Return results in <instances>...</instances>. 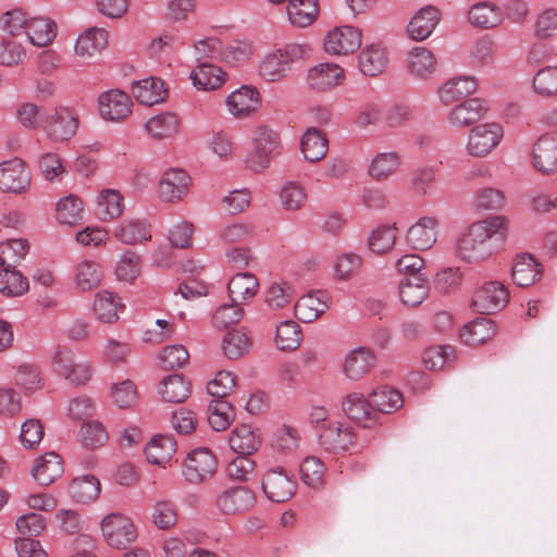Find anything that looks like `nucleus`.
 Wrapping results in <instances>:
<instances>
[{"instance_id":"obj_1","label":"nucleus","mask_w":557,"mask_h":557,"mask_svg":"<svg viewBox=\"0 0 557 557\" xmlns=\"http://www.w3.org/2000/svg\"><path fill=\"white\" fill-rule=\"evenodd\" d=\"M508 233L509 221L503 215L473 222L458 239V256L469 263H479L502 249Z\"/></svg>"},{"instance_id":"obj_2","label":"nucleus","mask_w":557,"mask_h":557,"mask_svg":"<svg viewBox=\"0 0 557 557\" xmlns=\"http://www.w3.org/2000/svg\"><path fill=\"white\" fill-rule=\"evenodd\" d=\"M278 134L267 125H260L255 131L252 137V149L248 152L245 163L246 166L255 173H260L267 169L271 159L280 148Z\"/></svg>"},{"instance_id":"obj_3","label":"nucleus","mask_w":557,"mask_h":557,"mask_svg":"<svg viewBox=\"0 0 557 557\" xmlns=\"http://www.w3.org/2000/svg\"><path fill=\"white\" fill-rule=\"evenodd\" d=\"M51 362L54 371L72 385H85L91 379V367L85 361H76L74 352L66 346L54 348Z\"/></svg>"},{"instance_id":"obj_4","label":"nucleus","mask_w":557,"mask_h":557,"mask_svg":"<svg viewBox=\"0 0 557 557\" xmlns=\"http://www.w3.org/2000/svg\"><path fill=\"white\" fill-rule=\"evenodd\" d=\"M101 531L109 546L124 549L137 537L133 521L122 513H110L101 520Z\"/></svg>"},{"instance_id":"obj_5","label":"nucleus","mask_w":557,"mask_h":557,"mask_svg":"<svg viewBox=\"0 0 557 557\" xmlns=\"http://www.w3.org/2000/svg\"><path fill=\"white\" fill-rule=\"evenodd\" d=\"M262 491L275 503H285L296 493L297 482L293 473L283 467L269 469L263 475Z\"/></svg>"},{"instance_id":"obj_6","label":"nucleus","mask_w":557,"mask_h":557,"mask_svg":"<svg viewBox=\"0 0 557 557\" xmlns=\"http://www.w3.org/2000/svg\"><path fill=\"white\" fill-rule=\"evenodd\" d=\"M509 300L507 288L499 282H488L476 289L472 297V308L484 315L494 314L505 308Z\"/></svg>"},{"instance_id":"obj_7","label":"nucleus","mask_w":557,"mask_h":557,"mask_svg":"<svg viewBox=\"0 0 557 557\" xmlns=\"http://www.w3.org/2000/svg\"><path fill=\"white\" fill-rule=\"evenodd\" d=\"M356 434L352 426L337 421L321 425L319 444L327 453L337 454L349 449L355 444Z\"/></svg>"},{"instance_id":"obj_8","label":"nucleus","mask_w":557,"mask_h":557,"mask_svg":"<svg viewBox=\"0 0 557 557\" xmlns=\"http://www.w3.org/2000/svg\"><path fill=\"white\" fill-rule=\"evenodd\" d=\"M78 127L77 115L69 107L48 109L47 122L44 131L48 137L55 141L69 140L75 135Z\"/></svg>"},{"instance_id":"obj_9","label":"nucleus","mask_w":557,"mask_h":557,"mask_svg":"<svg viewBox=\"0 0 557 557\" xmlns=\"http://www.w3.org/2000/svg\"><path fill=\"white\" fill-rule=\"evenodd\" d=\"M503 135V127L498 123L478 125L469 134L467 149L471 156L485 157L499 144Z\"/></svg>"},{"instance_id":"obj_10","label":"nucleus","mask_w":557,"mask_h":557,"mask_svg":"<svg viewBox=\"0 0 557 557\" xmlns=\"http://www.w3.org/2000/svg\"><path fill=\"white\" fill-rule=\"evenodd\" d=\"M30 184V173L23 160L14 158L0 164V189L18 194Z\"/></svg>"},{"instance_id":"obj_11","label":"nucleus","mask_w":557,"mask_h":557,"mask_svg":"<svg viewBox=\"0 0 557 557\" xmlns=\"http://www.w3.org/2000/svg\"><path fill=\"white\" fill-rule=\"evenodd\" d=\"M343 411L356 423L363 428H372L379 423V416L375 413L369 397L360 393L348 394L342 403Z\"/></svg>"},{"instance_id":"obj_12","label":"nucleus","mask_w":557,"mask_h":557,"mask_svg":"<svg viewBox=\"0 0 557 557\" xmlns=\"http://www.w3.org/2000/svg\"><path fill=\"white\" fill-rule=\"evenodd\" d=\"M190 184V176L182 169L166 170L159 182V198L165 202H176L184 198Z\"/></svg>"},{"instance_id":"obj_13","label":"nucleus","mask_w":557,"mask_h":557,"mask_svg":"<svg viewBox=\"0 0 557 557\" xmlns=\"http://www.w3.org/2000/svg\"><path fill=\"white\" fill-rule=\"evenodd\" d=\"M360 45L361 33L352 26L336 27L324 40L325 51L333 54L352 53Z\"/></svg>"},{"instance_id":"obj_14","label":"nucleus","mask_w":557,"mask_h":557,"mask_svg":"<svg viewBox=\"0 0 557 557\" xmlns=\"http://www.w3.org/2000/svg\"><path fill=\"white\" fill-rule=\"evenodd\" d=\"M132 94L138 104H160L168 100L169 88L161 78L150 76L134 82Z\"/></svg>"},{"instance_id":"obj_15","label":"nucleus","mask_w":557,"mask_h":557,"mask_svg":"<svg viewBox=\"0 0 557 557\" xmlns=\"http://www.w3.org/2000/svg\"><path fill=\"white\" fill-rule=\"evenodd\" d=\"M256 502L255 494L246 486H236L226 490L215 500L221 512L235 515L250 509Z\"/></svg>"},{"instance_id":"obj_16","label":"nucleus","mask_w":557,"mask_h":557,"mask_svg":"<svg viewBox=\"0 0 557 557\" xmlns=\"http://www.w3.org/2000/svg\"><path fill=\"white\" fill-rule=\"evenodd\" d=\"M533 165L543 173L548 174L557 170V135L546 134L534 144Z\"/></svg>"},{"instance_id":"obj_17","label":"nucleus","mask_w":557,"mask_h":557,"mask_svg":"<svg viewBox=\"0 0 557 557\" xmlns=\"http://www.w3.org/2000/svg\"><path fill=\"white\" fill-rule=\"evenodd\" d=\"M438 221L434 216H423L407 232V243L416 250L430 249L437 239Z\"/></svg>"},{"instance_id":"obj_18","label":"nucleus","mask_w":557,"mask_h":557,"mask_svg":"<svg viewBox=\"0 0 557 557\" xmlns=\"http://www.w3.org/2000/svg\"><path fill=\"white\" fill-rule=\"evenodd\" d=\"M441 20V12L433 5L419 10L410 20L407 32L411 39L421 41L426 39Z\"/></svg>"},{"instance_id":"obj_19","label":"nucleus","mask_w":557,"mask_h":557,"mask_svg":"<svg viewBox=\"0 0 557 557\" xmlns=\"http://www.w3.org/2000/svg\"><path fill=\"white\" fill-rule=\"evenodd\" d=\"M296 52L297 48L290 47L267 55L260 64V75L269 82H275L284 77Z\"/></svg>"},{"instance_id":"obj_20","label":"nucleus","mask_w":557,"mask_h":557,"mask_svg":"<svg viewBox=\"0 0 557 557\" xmlns=\"http://www.w3.org/2000/svg\"><path fill=\"white\" fill-rule=\"evenodd\" d=\"M62 473L63 462L61 457L54 451H49L39 456L32 468L33 478L42 486L50 485L59 479Z\"/></svg>"},{"instance_id":"obj_21","label":"nucleus","mask_w":557,"mask_h":557,"mask_svg":"<svg viewBox=\"0 0 557 557\" xmlns=\"http://www.w3.org/2000/svg\"><path fill=\"white\" fill-rule=\"evenodd\" d=\"M344 78V70L335 63H320L308 72L310 86L321 91L339 85Z\"/></svg>"},{"instance_id":"obj_22","label":"nucleus","mask_w":557,"mask_h":557,"mask_svg":"<svg viewBox=\"0 0 557 557\" xmlns=\"http://www.w3.org/2000/svg\"><path fill=\"white\" fill-rule=\"evenodd\" d=\"M476 88L478 84L473 77H457L446 82L440 88L438 96L444 104L451 102H460V104H467L468 101L465 99L472 95Z\"/></svg>"},{"instance_id":"obj_23","label":"nucleus","mask_w":557,"mask_h":557,"mask_svg":"<svg viewBox=\"0 0 557 557\" xmlns=\"http://www.w3.org/2000/svg\"><path fill=\"white\" fill-rule=\"evenodd\" d=\"M430 284L423 274L407 275L399 283L403 302L410 307L420 305L429 295Z\"/></svg>"},{"instance_id":"obj_24","label":"nucleus","mask_w":557,"mask_h":557,"mask_svg":"<svg viewBox=\"0 0 557 557\" xmlns=\"http://www.w3.org/2000/svg\"><path fill=\"white\" fill-rule=\"evenodd\" d=\"M259 290L258 278L249 272L237 273L227 284V294L231 300L239 305L252 299Z\"/></svg>"},{"instance_id":"obj_25","label":"nucleus","mask_w":557,"mask_h":557,"mask_svg":"<svg viewBox=\"0 0 557 557\" xmlns=\"http://www.w3.org/2000/svg\"><path fill=\"white\" fill-rule=\"evenodd\" d=\"M209 473V448L198 447L191 450L183 465V474L185 479L199 484L206 480Z\"/></svg>"},{"instance_id":"obj_26","label":"nucleus","mask_w":557,"mask_h":557,"mask_svg":"<svg viewBox=\"0 0 557 557\" xmlns=\"http://www.w3.org/2000/svg\"><path fill=\"white\" fill-rule=\"evenodd\" d=\"M322 292L309 293L298 299L294 306L295 317L305 323H310L323 314L329 306L323 299Z\"/></svg>"},{"instance_id":"obj_27","label":"nucleus","mask_w":557,"mask_h":557,"mask_svg":"<svg viewBox=\"0 0 557 557\" xmlns=\"http://www.w3.org/2000/svg\"><path fill=\"white\" fill-rule=\"evenodd\" d=\"M496 334L494 321L486 317L476 318L466 324L460 333L462 341L470 346L484 344Z\"/></svg>"},{"instance_id":"obj_28","label":"nucleus","mask_w":557,"mask_h":557,"mask_svg":"<svg viewBox=\"0 0 557 557\" xmlns=\"http://www.w3.org/2000/svg\"><path fill=\"white\" fill-rule=\"evenodd\" d=\"M468 20L474 27L493 28L502 23V10L493 2H479L470 8Z\"/></svg>"},{"instance_id":"obj_29","label":"nucleus","mask_w":557,"mask_h":557,"mask_svg":"<svg viewBox=\"0 0 557 557\" xmlns=\"http://www.w3.org/2000/svg\"><path fill=\"white\" fill-rule=\"evenodd\" d=\"M228 444L238 456L249 457L258 451L261 440L249 425L243 424L232 431Z\"/></svg>"},{"instance_id":"obj_30","label":"nucleus","mask_w":557,"mask_h":557,"mask_svg":"<svg viewBox=\"0 0 557 557\" xmlns=\"http://www.w3.org/2000/svg\"><path fill=\"white\" fill-rule=\"evenodd\" d=\"M108 45V32L100 27H89L78 36L75 52L83 58H91Z\"/></svg>"},{"instance_id":"obj_31","label":"nucleus","mask_w":557,"mask_h":557,"mask_svg":"<svg viewBox=\"0 0 557 557\" xmlns=\"http://www.w3.org/2000/svg\"><path fill=\"white\" fill-rule=\"evenodd\" d=\"M252 346V341L244 329L227 331L221 341L223 355L230 360H237L247 355Z\"/></svg>"},{"instance_id":"obj_32","label":"nucleus","mask_w":557,"mask_h":557,"mask_svg":"<svg viewBox=\"0 0 557 557\" xmlns=\"http://www.w3.org/2000/svg\"><path fill=\"white\" fill-rule=\"evenodd\" d=\"M370 404L380 417L381 413H392L398 410L403 404V395L397 389L383 385L369 394Z\"/></svg>"},{"instance_id":"obj_33","label":"nucleus","mask_w":557,"mask_h":557,"mask_svg":"<svg viewBox=\"0 0 557 557\" xmlns=\"http://www.w3.org/2000/svg\"><path fill=\"white\" fill-rule=\"evenodd\" d=\"M374 361L375 357L369 349H355L345 359L344 372L350 380H360L371 370Z\"/></svg>"},{"instance_id":"obj_34","label":"nucleus","mask_w":557,"mask_h":557,"mask_svg":"<svg viewBox=\"0 0 557 557\" xmlns=\"http://www.w3.org/2000/svg\"><path fill=\"white\" fill-rule=\"evenodd\" d=\"M177 449V443L172 435H157L146 445L145 455L152 465L168 462Z\"/></svg>"},{"instance_id":"obj_35","label":"nucleus","mask_w":557,"mask_h":557,"mask_svg":"<svg viewBox=\"0 0 557 557\" xmlns=\"http://www.w3.org/2000/svg\"><path fill=\"white\" fill-rule=\"evenodd\" d=\"M147 133L154 139L170 138L178 133L180 120L173 112H161L145 123Z\"/></svg>"},{"instance_id":"obj_36","label":"nucleus","mask_w":557,"mask_h":557,"mask_svg":"<svg viewBox=\"0 0 557 557\" xmlns=\"http://www.w3.org/2000/svg\"><path fill=\"white\" fill-rule=\"evenodd\" d=\"M386 65V51L381 45L367 46L359 54L360 71L367 76L380 75Z\"/></svg>"},{"instance_id":"obj_37","label":"nucleus","mask_w":557,"mask_h":557,"mask_svg":"<svg viewBox=\"0 0 557 557\" xmlns=\"http://www.w3.org/2000/svg\"><path fill=\"white\" fill-rule=\"evenodd\" d=\"M541 264L530 255L519 257L513 263L511 275L513 282L521 287H528L541 276Z\"/></svg>"},{"instance_id":"obj_38","label":"nucleus","mask_w":557,"mask_h":557,"mask_svg":"<svg viewBox=\"0 0 557 557\" xmlns=\"http://www.w3.org/2000/svg\"><path fill=\"white\" fill-rule=\"evenodd\" d=\"M327 138L317 127H310L301 138V151L306 160L317 162L327 152Z\"/></svg>"},{"instance_id":"obj_39","label":"nucleus","mask_w":557,"mask_h":557,"mask_svg":"<svg viewBox=\"0 0 557 557\" xmlns=\"http://www.w3.org/2000/svg\"><path fill=\"white\" fill-rule=\"evenodd\" d=\"M114 237L125 245H136L143 240H150V224L144 220H131L114 231Z\"/></svg>"},{"instance_id":"obj_40","label":"nucleus","mask_w":557,"mask_h":557,"mask_svg":"<svg viewBox=\"0 0 557 557\" xmlns=\"http://www.w3.org/2000/svg\"><path fill=\"white\" fill-rule=\"evenodd\" d=\"M124 210L123 196L115 189H103L97 197L96 214L102 221L119 218Z\"/></svg>"},{"instance_id":"obj_41","label":"nucleus","mask_w":557,"mask_h":557,"mask_svg":"<svg viewBox=\"0 0 557 557\" xmlns=\"http://www.w3.org/2000/svg\"><path fill=\"white\" fill-rule=\"evenodd\" d=\"M26 36L34 46H48L57 36V25L48 18L35 17L28 21Z\"/></svg>"},{"instance_id":"obj_42","label":"nucleus","mask_w":557,"mask_h":557,"mask_svg":"<svg viewBox=\"0 0 557 557\" xmlns=\"http://www.w3.org/2000/svg\"><path fill=\"white\" fill-rule=\"evenodd\" d=\"M160 393L166 403H183L190 394V383L181 374H170L163 379Z\"/></svg>"},{"instance_id":"obj_43","label":"nucleus","mask_w":557,"mask_h":557,"mask_svg":"<svg viewBox=\"0 0 557 557\" xmlns=\"http://www.w3.org/2000/svg\"><path fill=\"white\" fill-rule=\"evenodd\" d=\"M319 12L317 0H290L287 14L290 23L298 27L309 26Z\"/></svg>"},{"instance_id":"obj_44","label":"nucleus","mask_w":557,"mask_h":557,"mask_svg":"<svg viewBox=\"0 0 557 557\" xmlns=\"http://www.w3.org/2000/svg\"><path fill=\"white\" fill-rule=\"evenodd\" d=\"M29 288L28 280L15 268H3L0 271V293L7 297H18Z\"/></svg>"},{"instance_id":"obj_45","label":"nucleus","mask_w":557,"mask_h":557,"mask_svg":"<svg viewBox=\"0 0 557 557\" xmlns=\"http://www.w3.org/2000/svg\"><path fill=\"white\" fill-rule=\"evenodd\" d=\"M29 250L26 239H7L0 243V267L15 268Z\"/></svg>"},{"instance_id":"obj_46","label":"nucleus","mask_w":557,"mask_h":557,"mask_svg":"<svg viewBox=\"0 0 557 557\" xmlns=\"http://www.w3.org/2000/svg\"><path fill=\"white\" fill-rule=\"evenodd\" d=\"M71 497L77 503L86 504L98 497L100 483L94 475L74 479L69 486Z\"/></svg>"},{"instance_id":"obj_47","label":"nucleus","mask_w":557,"mask_h":557,"mask_svg":"<svg viewBox=\"0 0 557 557\" xmlns=\"http://www.w3.org/2000/svg\"><path fill=\"white\" fill-rule=\"evenodd\" d=\"M244 317V309L239 302L231 300L221 304L211 314V323L214 327L224 330L240 322Z\"/></svg>"},{"instance_id":"obj_48","label":"nucleus","mask_w":557,"mask_h":557,"mask_svg":"<svg viewBox=\"0 0 557 557\" xmlns=\"http://www.w3.org/2000/svg\"><path fill=\"white\" fill-rule=\"evenodd\" d=\"M101 280V268L95 261L85 260L77 265L75 283L81 290L86 292L98 287Z\"/></svg>"},{"instance_id":"obj_49","label":"nucleus","mask_w":557,"mask_h":557,"mask_svg":"<svg viewBox=\"0 0 557 557\" xmlns=\"http://www.w3.org/2000/svg\"><path fill=\"white\" fill-rule=\"evenodd\" d=\"M117 299L119 297L111 292L103 290L98 293L94 302V310L100 321L113 323L119 319L117 310L122 306Z\"/></svg>"},{"instance_id":"obj_50","label":"nucleus","mask_w":557,"mask_h":557,"mask_svg":"<svg viewBox=\"0 0 557 557\" xmlns=\"http://www.w3.org/2000/svg\"><path fill=\"white\" fill-rule=\"evenodd\" d=\"M301 342V330L299 325L286 320L276 327L275 343L281 350H294L299 347Z\"/></svg>"},{"instance_id":"obj_51","label":"nucleus","mask_w":557,"mask_h":557,"mask_svg":"<svg viewBox=\"0 0 557 557\" xmlns=\"http://www.w3.org/2000/svg\"><path fill=\"white\" fill-rule=\"evenodd\" d=\"M83 202L73 195L62 198L57 203V219L63 224L74 225L82 220Z\"/></svg>"},{"instance_id":"obj_52","label":"nucleus","mask_w":557,"mask_h":557,"mask_svg":"<svg viewBox=\"0 0 557 557\" xmlns=\"http://www.w3.org/2000/svg\"><path fill=\"white\" fill-rule=\"evenodd\" d=\"M300 473L301 480L306 485L312 488L323 486L325 467L318 457L310 456L305 458L300 466Z\"/></svg>"},{"instance_id":"obj_53","label":"nucleus","mask_w":557,"mask_h":557,"mask_svg":"<svg viewBox=\"0 0 557 557\" xmlns=\"http://www.w3.org/2000/svg\"><path fill=\"white\" fill-rule=\"evenodd\" d=\"M399 166V157L396 152L379 153L371 162L369 174L376 181L392 175Z\"/></svg>"},{"instance_id":"obj_54","label":"nucleus","mask_w":557,"mask_h":557,"mask_svg":"<svg viewBox=\"0 0 557 557\" xmlns=\"http://www.w3.org/2000/svg\"><path fill=\"white\" fill-rule=\"evenodd\" d=\"M294 297L292 286L286 282H274L265 290L264 302L271 310H278L290 304Z\"/></svg>"},{"instance_id":"obj_55","label":"nucleus","mask_w":557,"mask_h":557,"mask_svg":"<svg viewBox=\"0 0 557 557\" xmlns=\"http://www.w3.org/2000/svg\"><path fill=\"white\" fill-rule=\"evenodd\" d=\"M79 437L82 445L88 449L102 446L109 438L104 426L98 421L83 422Z\"/></svg>"},{"instance_id":"obj_56","label":"nucleus","mask_w":557,"mask_h":557,"mask_svg":"<svg viewBox=\"0 0 557 557\" xmlns=\"http://www.w3.org/2000/svg\"><path fill=\"white\" fill-rule=\"evenodd\" d=\"M158 360L163 370H176L188 363L189 354L183 345L175 344L164 347Z\"/></svg>"},{"instance_id":"obj_57","label":"nucleus","mask_w":557,"mask_h":557,"mask_svg":"<svg viewBox=\"0 0 557 557\" xmlns=\"http://www.w3.org/2000/svg\"><path fill=\"white\" fill-rule=\"evenodd\" d=\"M152 523L160 530H169L177 522V509L171 500H158L151 513Z\"/></svg>"},{"instance_id":"obj_58","label":"nucleus","mask_w":557,"mask_h":557,"mask_svg":"<svg viewBox=\"0 0 557 557\" xmlns=\"http://www.w3.org/2000/svg\"><path fill=\"white\" fill-rule=\"evenodd\" d=\"M533 88L541 96L557 95V66H545L539 70L533 77Z\"/></svg>"},{"instance_id":"obj_59","label":"nucleus","mask_w":557,"mask_h":557,"mask_svg":"<svg viewBox=\"0 0 557 557\" xmlns=\"http://www.w3.org/2000/svg\"><path fill=\"white\" fill-rule=\"evenodd\" d=\"M396 240V227L382 225L375 228L369 237V248L375 253H385L393 248Z\"/></svg>"},{"instance_id":"obj_60","label":"nucleus","mask_w":557,"mask_h":557,"mask_svg":"<svg viewBox=\"0 0 557 557\" xmlns=\"http://www.w3.org/2000/svg\"><path fill=\"white\" fill-rule=\"evenodd\" d=\"M483 107H453L448 120L453 126L468 127L479 122L485 114Z\"/></svg>"},{"instance_id":"obj_61","label":"nucleus","mask_w":557,"mask_h":557,"mask_svg":"<svg viewBox=\"0 0 557 557\" xmlns=\"http://www.w3.org/2000/svg\"><path fill=\"white\" fill-rule=\"evenodd\" d=\"M48 109H57V107H18L15 115L23 126L44 129V124L47 122Z\"/></svg>"},{"instance_id":"obj_62","label":"nucleus","mask_w":557,"mask_h":557,"mask_svg":"<svg viewBox=\"0 0 557 557\" xmlns=\"http://www.w3.org/2000/svg\"><path fill=\"white\" fill-rule=\"evenodd\" d=\"M435 67V59L433 53L423 48L417 47L409 54V69L411 73L418 76H425L433 72Z\"/></svg>"},{"instance_id":"obj_63","label":"nucleus","mask_w":557,"mask_h":557,"mask_svg":"<svg viewBox=\"0 0 557 557\" xmlns=\"http://www.w3.org/2000/svg\"><path fill=\"white\" fill-rule=\"evenodd\" d=\"M211 400V429L222 432L228 429L235 419V411L228 401Z\"/></svg>"},{"instance_id":"obj_64","label":"nucleus","mask_w":557,"mask_h":557,"mask_svg":"<svg viewBox=\"0 0 557 557\" xmlns=\"http://www.w3.org/2000/svg\"><path fill=\"white\" fill-rule=\"evenodd\" d=\"M115 273L120 281L135 280L140 273V257L135 251H125L117 261Z\"/></svg>"}]
</instances>
